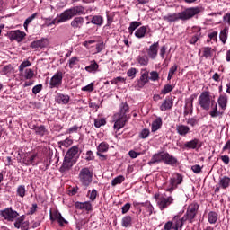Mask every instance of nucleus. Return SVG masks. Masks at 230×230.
Here are the masks:
<instances>
[{
	"mask_svg": "<svg viewBox=\"0 0 230 230\" xmlns=\"http://www.w3.org/2000/svg\"><path fill=\"white\" fill-rule=\"evenodd\" d=\"M202 10L200 7H190L180 13H169L164 16V21L167 22H175L176 21H190L193 19L195 15H199Z\"/></svg>",
	"mask_w": 230,
	"mask_h": 230,
	"instance_id": "f257e3e1",
	"label": "nucleus"
},
{
	"mask_svg": "<svg viewBox=\"0 0 230 230\" xmlns=\"http://www.w3.org/2000/svg\"><path fill=\"white\" fill-rule=\"evenodd\" d=\"M75 15H85V8L82 5H77L66 9L59 15V19L58 21L53 20L51 24H60V22H66V21L73 19Z\"/></svg>",
	"mask_w": 230,
	"mask_h": 230,
	"instance_id": "f03ea898",
	"label": "nucleus"
},
{
	"mask_svg": "<svg viewBox=\"0 0 230 230\" xmlns=\"http://www.w3.org/2000/svg\"><path fill=\"white\" fill-rule=\"evenodd\" d=\"M197 213H199V204H197V203L190 204L188 207L185 215L181 218L180 227H182V226H184V222H186L188 220H189L190 224L193 223V219L195 218V217H197Z\"/></svg>",
	"mask_w": 230,
	"mask_h": 230,
	"instance_id": "7ed1b4c3",
	"label": "nucleus"
},
{
	"mask_svg": "<svg viewBox=\"0 0 230 230\" xmlns=\"http://www.w3.org/2000/svg\"><path fill=\"white\" fill-rule=\"evenodd\" d=\"M79 181L84 188H87L93 182V172L89 168L84 167L79 172Z\"/></svg>",
	"mask_w": 230,
	"mask_h": 230,
	"instance_id": "20e7f679",
	"label": "nucleus"
},
{
	"mask_svg": "<svg viewBox=\"0 0 230 230\" xmlns=\"http://www.w3.org/2000/svg\"><path fill=\"white\" fill-rule=\"evenodd\" d=\"M212 102H211V95H209V92H202L199 97V103L201 109H203V111H209Z\"/></svg>",
	"mask_w": 230,
	"mask_h": 230,
	"instance_id": "39448f33",
	"label": "nucleus"
},
{
	"mask_svg": "<svg viewBox=\"0 0 230 230\" xmlns=\"http://www.w3.org/2000/svg\"><path fill=\"white\" fill-rule=\"evenodd\" d=\"M156 204L161 211H164L168 206L173 204V198L169 196L165 198L164 196H161L156 199Z\"/></svg>",
	"mask_w": 230,
	"mask_h": 230,
	"instance_id": "423d86ee",
	"label": "nucleus"
},
{
	"mask_svg": "<svg viewBox=\"0 0 230 230\" xmlns=\"http://www.w3.org/2000/svg\"><path fill=\"white\" fill-rule=\"evenodd\" d=\"M1 216L9 222H13L17 217H19V213L12 208H5L1 211Z\"/></svg>",
	"mask_w": 230,
	"mask_h": 230,
	"instance_id": "0eeeda50",
	"label": "nucleus"
},
{
	"mask_svg": "<svg viewBox=\"0 0 230 230\" xmlns=\"http://www.w3.org/2000/svg\"><path fill=\"white\" fill-rule=\"evenodd\" d=\"M26 219V216L22 215L16 219L14 222V227L16 229L28 230L30 229V222L24 221Z\"/></svg>",
	"mask_w": 230,
	"mask_h": 230,
	"instance_id": "6e6552de",
	"label": "nucleus"
},
{
	"mask_svg": "<svg viewBox=\"0 0 230 230\" xmlns=\"http://www.w3.org/2000/svg\"><path fill=\"white\" fill-rule=\"evenodd\" d=\"M62 78H63L62 72L58 71L49 81L50 89H53L55 87H58V85H61Z\"/></svg>",
	"mask_w": 230,
	"mask_h": 230,
	"instance_id": "1a4fd4ad",
	"label": "nucleus"
},
{
	"mask_svg": "<svg viewBox=\"0 0 230 230\" xmlns=\"http://www.w3.org/2000/svg\"><path fill=\"white\" fill-rule=\"evenodd\" d=\"M24 37H26V32L20 30L11 31L9 33L10 40H16V42H22Z\"/></svg>",
	"mask_w": 230,
	"mask_h": 230,
	"instance_id": "9d476101",
	"label": "nucleus"
},
{
	"mask_svg": "<svg viewBox=\"0 0 230 230\" xmlns=\"http://www.w3.org/2000/svg\"><path fill=\"white\" fill-rule=\"evenodd\" d=\"M50 220L51 222H55L56 220L61 227H64V224H69V222L66 220L58 211H55L53 214L50 211Z\"/></svg>",
	"mask_w": 230,
	"mask_h": 230,
	"instance_id": "9b49d317",
	"label": "nucleus"
},
{
	"mask_svg": "<svg viewBox=\"0 0 230 230\" xmlns=\"http://www.w3.org/2000/svg\"><path fill=\"white\" fill-rule=\"evenodd\" d=\"M164 151H160L155 155H153L151 160L147 163L149 166H152V164H155V163H164Z\"/></svg>",
	"mask_w": 230,
	"mask_h": 230,
	"instance_id": "f8f14e48",
	"label": "nucleus"
},
{
	"mask_svg": "<svg viewBox=\"0 0 230 230\" xmlns=\"http://www.w3.org/2000/svg\"><path fill=\"white\" fill-rule=\"evenodd\" d=\"M84 17L80 15H75V18L71 22L70 26H72L74 30H81L82 26H84Z\"/></svg>",
	"mask_w": 230,
	"mask_h": 230,
	"instance_id": "ddd939ff",
	"label": "nucleus"
},
{
	"mask_svg": "<svg viewBox=\"0 0 230 230\" xmlns=\"http://www.w3.org/2000/svg\"><path fill=\"white\" fill-rule=\"evenodd\" d=\"M73 168V160L66 158V156L64 157L63 164L61 167L59 168V172L61 173H66L69 172Z\"/></svg>",
	"mask_w": 230,
	"mask_h": 230,
	"instance_id": "4468645a",
	"label": "nucleus"
},
{
	"mask_svg": "<svg viewBox=\"0 0 230 230\" xmlns=\"http://www.w3.org/2000/svg\"><path fill=\"white\" fill-rule=\"evenodd\" d=\"M158 49H159V42H155L152 44L147 49V55L149 58H152V60L155 59L157 58Z\"/></svg>",
	"mask_w": 230,
	"mask_h": 230,
	"instance_id": "2eb2a0df",
	"label": "nucleus"
},
{
	"mask_svg": "<svg viewBox=\"0 0 230 230\" xmlns=\"http://www.w3.org/2000/svg\"><path fill=\"white\" fill-rule=\"evenodd\" d=\"M129 111H130V107H128V104L127 102H122L120 105V111L117 114V116L125 118V119H130V115H127V113L129 112Z\"/></svg>",
	"mask_w": 230,
	"mask_h": 230,
	"instance_id": "dca6fc26",
	"label": "nucleus"
},
{
	"mask_svg": "<svg viewBox=\"0 0 230 230\" xmlns=\"http://www.w3.org/2000/svg\"><path fill=\"white\" fill-rule=\"evenodd\" d=\"M48 46V39L42 38L40 40H34L31 43L32 49H37L39 48H46Z\"/></svg>",
	"mask_w": 230,
	"mask_h": 230,
	"instance_id": "f3484780",
	"label": "nucleus"
},
{
	"mask_svg": "<svg viewBox=\"0 0 230 230\" xmlns=\"http://www.w3.org/2000/svg\"><path fill=\"white\" fill-rule=\"evenodd\" d=\"M164 164H169V166H175L178 160L176 157L171 155L168 152H165L164 155Z\"/></svg>",
	"mask_w": 230,
	"mask_h": 230,
	"instance_id": "a211bd4d",
	"label": "nucleus"
},
{
	"mask_svg": "<svg viewBox=\"0 0 230 230\" xmlns=\"http://www.w3.org/2000/svg\"><path fill=\"white\" fill-rule=\"evenodd\" d=\"M172 107H173V100L172 98H166L161 104L160 111L165 112V111L172 109Z\"/></svg>",
	"mask_w": 230,
	"mask_h": 230,
	"instance_id": "6ab92c4d",
	"label": "nucleus"
},
{
	"mask_svg": "<svg viewBox=\"0 0 230 230\" xmlns=\"http://www.w3.org/2000/svg\"><path fill=\"white\" fill-rule=\"evenodd\" d=\"M75 206L76 209H85V211H93V205L89 201L82 202H75Z\"/></svg>",
	"mask_w": 230,
	"mask_h": 230,
	"instance_id": "aec40b11",
	"label": "nucleus"
},
{
	"mask_svg": "<svg viewBox=\"0 0 230 230\" xmlns=\"http://www.w3.org/2000/svg\"><path fill=\"white\" fill-rule=\"evenodd\" d=\"M127 121H128V119L121 118V116L118 115V119L114 123L115 130H120V128H123Z\"/></svg>",
	"mask_w": 230,
	"mask_h": 230,
	"instance_id": "412c9836",
	"label": "nucleus"
},
{
	"mask_svg": "<svg viewBox=\"0 0 230 230\" xmlns=\"http://www.w3.org/2000/svg\"><path fill=\"white\" fill-rule=\"evenodd\" d=\"M69 95H64L62 93H58L56 95L57 103H62L63 105H67L69 103Z\"/></svg>",
	"mask_w": 230,
	"mask_h": 230,
	"instance_id": "4be33fe9",
	"label": "nucleus"
},
{
	"mask_svg": "<svg viewBox=\"0 0 230 230\" xmlns=\"http://www.w3.org/2000/svg\"><path fill=\"white\" fill-rule=\"evenodd\" d=\"M182 183V175L180 173H176L172 178L170 180V186H179V184Z\"/></svg>",
	"mask_w": 230,
	"mask_h": 230,
	"instance_id": "5701e85b",
	"label": "nucleus"
},
{
	"mask_svg": "<svg viewBox=\"0 0 230 230\" xmlns=\"http://www.w3.org/2000/svg\"><path fill=\"white\" fill-rule=\"evenodd\" d=\"M34 131L36 136H40L41 137L46 136V133H48V129H46V126L44 125L34 126Z\"/></svg>",
	"mask_w": 230,
	"mask_h": 230,
	"instance_id": "b1692460",
	"label": "nucleus"
},
{
	"mask_svg": "<svg viewBox=\"0 0 230 230\" xmlns=\"http://www.w3.org/2000/svg\"><path fill=\"white\" fill-rule=\"evenodd\" d=\"M78 154V147L76 146H72L66 154L65 157L73 161V157Z\"/></svg>",
	"mask_w": 230,
	"mask_h": 230,
	"instance_id": "393cba45",
	"label": "nucleus"
},
{
	"mask_svg": "<svg viewBox=\"0 0 230 230\" xmlns=\"http://www.w3.org/2000/svg\"><path fill=\"white\" fill-rule=\"evenodd\" d=\"M95 24V26H102L103 24V17L100 15H94L91 22H87L86 24Z\"/></svg>",
	"mask_w": 230,
	"mask_h": 230,
	"instance_id": "a878e982",
	"label": "nucleus"
},
{
	"mask_svg": "<svg viewBox=\"0 0 230 230\" xmlns=\"http://www.w3.org/2000/svg\"><path fill=\"white\" fill-rule=\"evenodd\" d=\"M229 184H230V178L229 177L224 176V177L219 179L218 185L223 190H226V189L229 188Z\"/></svg>",
	"mask_w": 230,
	"mask_h": 230,
	"instance_id": "bb28decb",
	"label": "nucleus"
},
{
	"mask_svg": "<svg viewBox=\"0 0 230 230\" xmlns=\"http://www.w3.org/2000/svg\"><path fill=\"white\" fill-rule=\"evenodd\" d=\"M176 131L180 136H186V134H190V127L185 125H179L176 127Z\"/></svg>",
	"mask_w": 230,
	"mask_h": 230,
	"instance_id": "cd10ccee",
	"label": "nucleus"
},
{
	"mask_svg": "<svg viewBox=\"0 0 230 230\" xmlns=\"http://www.w3.org/2000/svg\"><path fill=\"white\" fill-rule=\"evenodd\" d=\"M35 159H37V154L32 155L29 158H23V163L26 166H30L31 164H32V166H35L37 165Z\"/></svg>",
	"mask_w": 230,
	"mask_h": 230,
	"instance_id": "c85d7f7f",
	"label": "nucleus"
},
{
	"mask_svg": "<svg viewBox=\"0 0 230 230\" xmlns=\"http://www.w3.org/2000/svg\"><path fill=\"white\" fill-rule=\"evenodd\" d=\"M146 35V26H142L135 31V37L137 39H143Z\"/></svg>",
	"mask_w": 230,
	"mask_h": 230,
	"instance_id": "c756f323",
	"label": "nucleus"
},
{
	"mask_svg": "<svg viewBox=\"0 0 230 230\" xmlns=\"http://www.w3.org/2000/svg\"><path fill=\"white\" fill-rule=\"evenodd\" d=\"M162 125H163V119L161 118H157L152 123V132H157V130H159V128H161Z\"/></svg>",
	"mask_w": 230,
	"mask_h": 230,
	"instance_id": "7c9ffc66",
	"label": "nucleus"
},
{
	"mask_svg": "<svg viewBox=\"0 0 230 230\" xmlns=\"http://www.w3.org/2000/svg\"><path fill=\"white\" fill-rule=\"evenodd\" d=\"M198 145H199V139L194 138L193 140L186 142L184 144V146H185V148L195 150V148H197Z\"/></svg>",
	"mask_w": 230,
	"mask_h": 230,
	"instance_id": "2f4dec72",
	"label": "nucleus"
},
{
	"mask_svg": "<svg viewBox=\"0 0 230 230\" xmlns=\"http://www.w3.org/2000/svg\"><path fill=\"white\" fill-rule=\"evenodd\" d=\"M141 22H131L128 27V33L129 35H132V33H134L135 30H137V28H139V26H141Z\"/></svg>",
	"mask_w": 230,
	"mask_h": 230,
	"instance_id": "473e14b6",
	"label": "nucleus"
},
{
	"mask_svg": "<svg viewBox=\"0 0 230 230\" xmlns=\"http://www.w3.org/2000/svg\"><path fill=\"white\" fill-rule=\"evenodd\" d=\"M37 15H39V13H34L33 14H31V16H29V17L25 20V22H24V23H23V28H24L25 30H28V26H30L31 22H33V21H34L35 19H37Z\"/></svg>",
	"mask_w": 230,
	"mask_h": 230,
	"instance_id": "72a5a7b5",
	"label": "nucleus"
},
{
	"mask_svg": "<svg viewBox=\"0 0 230 230\" xmlns=\"http://www.w3.org/2000/svg\"><path fill=\"white\" fill-rule=\"evenodd\" d=\"M208 219L209 224H217V220H218V214L215 211H210L208 215Z\"/></svg>",
	"mask_w": 230,
	"mask_h": 230,
	"instance_id": "f704fd0d",
	"label": "nucleus"
},
{
	"mask_svg": "<svg viewBox=\"0 0 230 230\" xmlns=\"http://www.w3.org/2000/svg\"><path fill=\"white\" fill-rule=\"evenodd\" d=\"M229 31V29L227 27H225L219 33V39L221 42L226 44L227 42V32Z\"/></svg>",
	"mask_w": 230,
	"mask_h": 230,
	"instance_id": "c9c22d12",
	"label": "nucleus"
},
{
	"mask_svg": "<svg viewBox=\"0 0 230 230\" xmlns=\"http://www.w3.org/2000/svg\"><path fill=\"white\" fill-rule=\"evenodd\" d=\"M217 103L219 107L223 109V111H226V109L227 108V97L222 95L219 96Z\"/></svg>",
	"mask_w": 230,
	"mask_h": 230,
	"instance_id": "e433bc0d",
	"label": "nucleus"
},
{
	"mask_svg": "<svg viewBox=\"0 0 230 230\" xmlns=\"http://www.w3.org/2000/svg\"><path fill=\"white\" fill-rule=\"evenodd\" d=\"M122 227H130L132 226V217L125 216L121 221Z\"/></svg>",
	"mask_w": 230,
	"mask_h": 230,
	"instance_id": "4c0bfd02",
	"label": "nucleus"
},
{
	"mask_svg": "<svg viewBox=\"0 0 230 230\" xmlns=\"http://www.w3.org/2000/svg\"><path fill=\"white\" fill-rule=\"evenodd\" d=\"M98 67H100V66L98 65V63H96L94 60L91 62L90 66H85V71H87L88 73H93V71H98Z\"/></svg>",
	"mask_w": 230,
	"mask_h": 230,
	"instance_id": "58836bf2",
	"label": "nucleus"
},
{
	"mask_svg": "<svg viewBox=\"0 0 230 230\" xmlns=\"http://www.w3.org/2000/svg\"><path fill=\"white\" fill-rule=\"evenodd\" d=\"M137 62H138L140 66H148V62H149L148 56L146 55L139 56L137 59Z\"/></svg>",
	"mask_w": 230,
	"mask_h": 230,
	"instance_id": "ea45409f",
	"label": "nucleus"
},
{
	"mask_svg": "<svg viewBox=\"0 0 230 230\" xmlns=\"http://www.w3.org/2000/svg\"><path fill=\"white\" fill-rule=\"evenodd\" d=\"M124 181H125V176L119 175L111 181V186H118V184H121V182H124Z\"/></svg>",
	"mask_w": 230,
	"mask_h": 230,
	"instance_id": "a19ab883",
	"label": "nucleus"
},
{
	"mask_svg": "<svg viewBox=\"0 0 230 230\" xmlns=\"http://www.w3.org/2000/svg\"><path fill=\"white\" fill-rule=\"evenodd\" d=\"M203 57L205 58H210L213 57V49L211 47H205L203 49Z\"/></svg>",
	"mask_w": 230,
	"mask_h": 230,
	"instance_id": "79ce46f5",
	"label": "nucleus"
},
{
	"mask_svg": "<svg viewBox=\"0 0 230 230\" xmlns=\"http://www.w3.org/2000/svg\"><path fill=\"white\" fill-rule=\"evenodd\" d=\"M16 193L19 197L24 199L26 197V187L24 185L18 186Z\"/></svg>",
	"mask_w": 230,
	"mask_h": 230,
	"instance_id": "37998d69",
	"label": "nucleus"
},
{
	"mask_svg": "<svg viewBox=\"0 0 230 230\" xmlns=\"http://www.w3.org/2000/svg\"><path fill=\"white\" fill-rule=\"evenodd\" d=\"M173 91V85L172 84H165L161 91L162 94H168V93H172Z\"/></svg>",
	"mask_w": 230,
	"mask_h": 230,
	"instance_id": "c03bdc74",
	"label": "nucleus"
},
{
	"mask_svg": "<svg viewBox=\"0 0 230 230\" xmlns=\"http://www.w3.org/2000/svg\"><path fill=\"white\" fill-rule=\"evenodd\" d=\"M107 120H105V119H94V127H96V128H100V127L106 125Z\"/></svg>",
	"mask_w": 230,
	"mask_h": 230,
	"instance_id": "a18cd8bd",
	"label": "nucleus"
},
{
	"mask_svg": "<svg viewBox=\"0 0 230 230\" xmlns=\"http://www.w3.org/2000/svg\"><path fill=\"white\" fill-rule=\"evenodd\" d=\"M13 71V66L12 65H6L2 68V75H8Z\"/></svg>",
	"mask_w": 230,
	"mask_h": 230,
	"instance_id": "49530a36",
	"label": "nucleus"
},
{
	"mask_svg": "<svg viewBox=\"0 0 230 230\" xmlns=\"http://www.w3.org/2000/svg\"><path fill=\"white\" fill-rule=\"evenodd\" d=\"M211 105L213 107V111H210V116H211V118H217V112L218 111V106L217 105V102H215V101H212Z\"/></svg>",
	"mask_w": 230,
	"mask_h": 230,
	"instance_id": "de8ad7c7",
	"label": "nucleus"
},
{
	"mask_svg": "<svg viewBox=\"0 0 230 230\" xmlns=\"http://www.w3.org/2000/svg\"><path fill=\"white\" fill-rule=\"evenodd\" d=\"M30 66H31V62H30L29 60L23 61L20 66H19V71L21 73H22V71H24V69H26V67H30Z\"/></svg>",
	"mask_w": 230,
	"mask_h": 230,
	"instance_id": "09e8293b",
	"label": "nucleus"
},
{
	"mask_svg": "<svg viewBox=\"0 0 230 230\" xmlns=\"http://www.w3.org/2000/svg\"><path fill=\"white\" fill-rule=\"evenodd\" d=\"M107 150H109V144H107L105 142H102L98 146V152H107Z\"/></svg>",
	"mask_w": 230,
	"mask_h": 230,
	"instance_id": "8fccbe9b",
	"label": "nucleus"
},
{
	"mask_svg": "<svg viewBox=\"0 0 230 230\" xmlns=\"http://www.w3.org/2000/svg\"><path fill=\"white\" fill-rule=\"evenodd\" d=\"M176 71H177V65H174L169 70L167 80H172V76H173V75H175Z\"/></svg>",
	"mask_w": 230,
	"mask_h": 230,
	"instance_id": "3c124183",
	"label": "nucleus"
},
{
	"mask_svg": "<svg viewBox=\"0 0 230 230\" xmlns=\"http://www.w3.org/2000/svg\"><path fill=\"white\" fill-rule=\"evenodd\" d=\"M148 136H150V130L146 128H144L139 134L140 139H146Z\"/></svg>",
	"mask_w": 230,
	"mask_h": 230,
	"instance_id": "603ef678",
	"label": "nucleus"
},
{
	"mask_svg": "<svg viewBox=\"0 0 230 230\" xmlns=\"http://www.w3.org/2000/svg\"><path fill=\"white\" fill-rule=\"evenodd\" d=\"M138 80L144 82L145 84H148L150 80V77H148V72L146 71L145 73H143Z\"/></svg>",
	"mask_w": 230,
	"mask_h": 230,
	"instance_id": "864d4df0",
	"label": "nucleus"
},
{
	"mask_svg": "<svg viewBox=\"0 0 230 230\" xmlns=\"http://www.w3.org/2000/svg\"><path fill=\"white\" fill-rule=\"evenodd\" d=\"M82 91H86L88 93H93V91H94V83H91L88 85L83 87Z\"/></svg>",
	"mask_w": 230,
	"mask_h": 230,
	"instance_id": "5fc2aeb1",
	"label": "nucleus"
},
{
	"mask_svg": "<svg viewBox=\"0 0 230 230\" xmlns=\"http://www.w3.org/2000/svg\"><path fill=\"white\" fill-rule=\"evenodd\" d=\"M33 75H34V73L31 69L25 70V80H31Z\"/></svg>",
	"mask_w": 230,
	"mask_h": 230,
	"instance_id": "6e6d98bb",
	"label": "nucleus"
},
{
	"mask_svg": "<svg viewBox=\"0 0 230 230\" xmlns=\"http://www.w3.org/2000/svg\"><path fill=\"white\" fill-rule=\"evenodd\" d=\"M144 206L146 208L147 213H149V215H152V213L154 212V206H152V203L147 201L144 204Z\"/></svg>",
	"mask_w": 230,
	"mask_h": 230,
	"instance_id": "4d7b16f0",
	"label": "nucleus"
},
{
	"mask_svg": "<svg viewBox=\"0 0 230 230\" xmlns=\"http://www.w3.org/2000/svg\"><path fill=\"white\" fill-rule=\"evenodd\" d=\"M131 204L130 203H126L122 208V215H125L126 213H128V211H130V208H131Z\"/></svg>",
	"mask_w": 230,
	"mask_h": 230,
	"instance_id": "13d9d810",
	"label": "nucleus"
},
{
	"mask_svg": "<svg viewBox=\"0 0 230 230\" xmlns=\"http://www.w3.org/2000/svg\"><path fill=\"white\" fill-rule=\"evenodd\" d=\"M42 91V84H37L32 88L33 94H39Z\"/></svg>",
	"mask_w": 230,
	"mask_h": 230,
	"instance_id": "bf43d9fd",
	"label": "nucleus"
},
{
	"mask_svg": "<svg viewBox=\"0 0 230 230\" xmlns=\"http://www.w3.org/2000/svg\"><path fill=\"white\" fill-rule=\"evenodd\" d=\"M86 161H94V154L93 153V151H87L86 152V157H85Z\"/></svg>",
	"mask_w": 230,
	"mask_h": 230,
	"instance_id": "052dcab7",
	"label": "nucleus"
},
{
	"mask_svg": "<svg viewBox=\"0 0 230 230\" xmlns=\"http://www.w3.org/2000/svg\"><path fill=\"white\" fill-rule=\"evenodd\" d=\"M150 79L153 80V82H155V80H159V73H157L156 71H152L150 73Z\"/></svg>",
	"mask_w": 230,
	"mask_h": 230,
	"instance_id": "680f3d73",
	"label": "nucleus"
},
{
	"mask_svg": "<svg viewBox=\"0 0 230 230\" xmlns=\"http://www.w3.org/2000/svg\"><path fill=\"white\" fill-rule=\"evenodd\" d=\"M105 48V43L101 42L96 44V51L97 53H102L103 51V49Z\"/></svg>",
	"mask_w": 230,
	"mask_h": 230,
	"instance_id": "e2e57ef3",
	"label": "nucleus"
},
{
	"mask_svg": "<svg viewBox=\"0 0 230 230\" xmlns=\"http://www.w3.org/2000/svg\"><path fill=\"white\" fill-rule=\"evenodd\" d=\"M191 170L194 173H200V172H202V167L199 164H196L191 167Z\"/></svg>",
	"mask_w": 230,
	"mask_h": 230,
	"instance_id": "0e129e2a",
	"label": "nucleus"
},
{
	"mask_svg": "<svg viewBox=\"0 0 230 230\" xmlns=\"http://www.w3.org/2000/svg\"><path fill=\"white\" fill-rule=\"evenodd\" d=\"M60 144L67 148V146H71V145H73V140L66 138V140L60 142Z\"/></svg>",
	"mask_w": 230,
	"mask_h": 230,
	"instance_id": "69168bd1",
	"label": "nucleus"
},
{
	"mask_svg": "<svg viewBox=\"0 0 230 230\" xmlns=\"http://www.w3.org/2000/svg\"><path fill=\"white\" fill-rule=\"evenodd\" d=\"M199 123L195 118H190L187 119V125H190V127H195Z\"/></svg>",
	"mask_w": 230,
	"mask_h": 230,
	"instance_id": "338daca9",
	"label": "nucleus"
},
{
	"mask_svg": "<svg viewBox=\"0 0 230 230\" xmlns=\"http://www.w3.org/2000/svg\"><path fill=\"white\" fill-rule=\"evenodd\" d=\"M223 22L230 26V13H227L223 16Z\"/></svg>",
	"mask_w": 230,
	"mask_h": 230,
	"instance_id": "774afa93",
	"label": "nucleus"
}]
</instances>
